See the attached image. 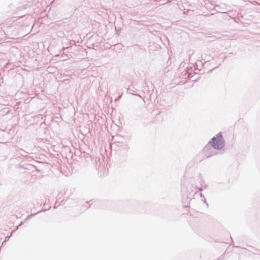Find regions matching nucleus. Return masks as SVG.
Returning a JSON list of instances; mask_svg holds the SVG:
<instances>
[{
	"label": "nucleus",
	"instance_id": "f257e3e1",
	"mask_svg": "<svg viewBox=\"0 0 260 260\" xmlns=\"http://www.w3.org/2000/svg\"><path fill=\"white\" fill-rule=\"evenodd\" d=\"M210 145L215 149H221L224 146V141L221 134H218L213 137L210 142Z\"/></svg>",
	"mask_w": 260,
	"mask_h": 260
}]
</instances>
